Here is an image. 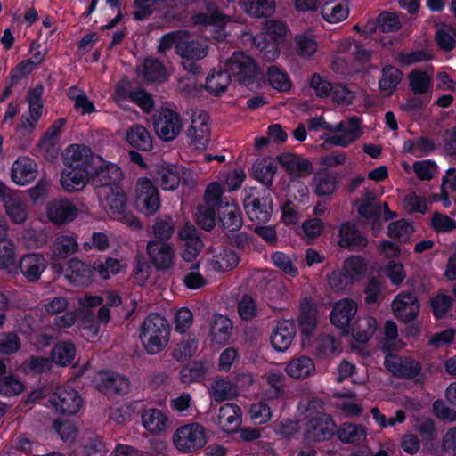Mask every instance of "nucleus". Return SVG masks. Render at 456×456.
<instances>
[{
    "label": "nucleus",
    "mask_w": 456,
    "mask_h": 456,
    "mask_svg": "<svg viewBox=\"0 0 456 456\" xmlns=\"http://www.w3.org/2000/svg\"><path fill=\"white\" fill-rule=\"evenodd\" d=\"M107 167L105 177H101L102 180L99 179V182L95 183L102 207L115 219L132 229H140L142 227L140 221L132 213L126 211L127 198L119 185L122 179L121 169L116 164Z\"/></svg>",
    "instance_id": "1"
},
{
    "label": "nucleus",
    "mask_w": 456,
    "mask_h": 456,
    "mask_svg": "<svg viewBox=\"0 0 456 456\" xmlns=\"http://www.w3.org/2000/svg\"><path fill=\"white\" fill-rule=\"evenodd\" d=\"M178 54L183 58L184 69L195 74L199 72V66L194 61L207 56L208 45L198 41H187L186 37L183 45H178Z\"/></svg>",
    "instance_id": "22"
},
{
    "label": "nucleus",
    "mask_w": 456,
    "mask_h": 456,
    "mask_svg": "<svg viewBox=\"0 0 456 456\" xmlns=\"http://www.w3.org/2000/svg\"><path fill=\"white\" fill-rule=\"evenodd\" d=\"M226 72L240 83L251 87L257 82V68L252 58L243 53H234L225 62Z\"/></svg>",
    "instance_id": "8"
},
{
    "label": "nucleus",
    "mask_w": 456,
    "mask_h": 456,
    "mask_svg": "<svg viewBox=\"0 0 456 456\" xmlns=\"http://www.w3.org/2000/svg\"><path fill=\"white\" fill-rule=\"evenodd\" d=\"M273 264L285 274L296 277L298 275V269L295 266L291 257L282 252H275L272 255Z\"/></svg>",
    "instance_id": "62"
},
{
    "label": "nucleus",
    "mask_w": 456,
    "mask_h": 456,
    "mask_svg": "<svg viewBox=\"0 0 456 456\" xmlns=\"http://www.w3.org/2000/svg\"><path fill=\"white\" fill-rule=\"evenodd\" d=\"M0 269L6 270L12 274L18 273L15 244L8 238L0 240Z\"/></svg>",
    "instance_id": "39"
},
{
    "label": "nucleus",
    "mask_w": 456,
    "mask_h": 456,
    "mask_svg": "<svg viewBox=\"0 0 456 456\" xmlns=\"http://www.w3.org/2000/svg\"><path fill=\"white\" fill-rule=\"evenodd\" d=\"M255 178L264 184H270L277 171V167L270 159H257L252 167Z\"/></svg>",
    "instance_id": "51"
},
{
    "label": "nucleus",
    "mask_w": 456,
    "mask_h": 456,
    "mask_svg": "<svg viewBox=\"0 0 456 456\" xmlns=\"http://www.w3.org/2000/svg\"><path fill=\"white\" fill-rule=\"evenodd\" d=\"M297 333L295 324L290 321L278 322L270 334V342L276 352H286Z\"/></svg>",
    "instance_id": "24"
},
{
    "label": "nucleus",
    "mask_w": 456,
    "mask_h": 456,
    "mask_svg": "<svg viewBox=\"0 0 456 456\" xmlns=\"http://www.w3.org/2000/svg\"><path fill=\"white\" fill-rule=\"evenodd\" d=\"M218 216L223 226L230 231H238L242 225L241 211L231 198L224 197L218 206Z\"/></svg>",
    "instance_id": "26"
},
{
    "label": "nucleus",
    "mask_w": 456,
    "mask_h": 456,
    "mask_svg": "<svg viewBox=\"0 0 456 456\" xmlns=\"http://www.w3.org/2000/svg\"><path fill=\"white\" fill-rule=\"evenodd\" d=\"M47 266L48 261L42 254L29 253L20 257L17 267L28 281L34 282L40 279Z\"/></svg>",
    "instance_id": "23"
},
{
    "label": "nucleus",
    "mask_w": 456,
    "mask_h": 456,
    "mask_svg": "<svg viewBox=\"0 0 456 456\" xmlns=\"http://www.w3.org/2000/svg\"><path fill=\"white\" fill-rule=\"evenodd\" d=\"M244 208L251 221L267 223L272 215V199L269 191L251 193L244 200Z\"/></svg>",
    "instance_id": "14"
},
{
    "label": "nucleus",
    "mask_w": 456,
    "mask_h": 456,
    "mask_svg": "<svg viewBox=\"0 0 456 456\" xmlns=\"http://www.w3.org/2000/svg\"><path fill=\"white\" fill-rule=\"evenodd\" d=\"M186 134L196 149H205L210 140V125L208 114L202 110L193 111L191 115V125Z\"/></svg>",
    "instance_id": "15"
},
{
    "label": "nucleus",
    "mask_w": 456,
    "mask_h": 456,
    "mask_svg": "<svg viewBox=\"0 0 456 456\" xmlns=\"http://www.w3.org/2000/svg\"><path fill=\"white\" fill-rule=\"evenodd\" d=\"M135 206L140 212L147 216L155 214L160 207L159 191L148 178H140L137 182Z\"/></svg>",
    "instance_id": "13"
},
{
    "label": "nucleus",
    "mask_w": 456,
    "mask_h": 456,
    "mask_svg": "<svg viewBox=\"0 0 456 456\" xmlns=\"http://www.w3.org/2000/svg\"><path fill=\"white\" fill-rule=\"evenodd\" d=\"M65 276L73 284L87 286L91 284L94 279V265L92 267L88 266L83 261L73 258L68 263Z\"/></svg>",
    "instance_id": "29"
},
{
    "label": "nucleus",
    "mask_w": 456,
    "mask_h": 456,
    "mask_svg": "<svg viewBox=\"0 0 456 456\" xmlns=\"http://www.w3.org/2000/svg\"><path fill=\"white\" fill-rule=\"evenodd\" d=\"M409 87L415 95H423L432 88V73L422 69H412L407 76Z\"/></svg>",
    "instance_id": "38"
},
{
    "label": "nucleus",
    "mask_w": 456,
    "mask_h": 456,
    "mask_svg": "<svg viewBox=\"0 0 456 456\" xmlns=\"http://www.w3.org/2000/svg\"><path fill=\"white\" fill-rule=\"evenodd\" d=\"M127 143L137 150L147 151L152 148V139L147 129L142 125H134L126 134Z\"/></svg>",
    "instance_id": "36"
},
{
    "label": "nucleus",
    "mask_w": 456,
    "mask_h": 456,
    "mask_svg": "<svg viewBox=\"0 0 456 456\" xmlns=\"http://www.w3.org/2000/svg\"><path fill=\"white\" fill-rule=\"evenodd\" d=\"M314 192L318 196H327L334 192L336 189V178L327 173L320 172L314 176Z\"/></svg>",
    "instance_id": "57"
},
{
    "label": "nucleus",
    "mask_w": 456,
    "mask_h": 456,
    "mask_svg": "<svg viewBox=\"0 0 456 456\" xmlns=\"http://www.w3.org/2000/svg\"><path fill=\"white\" fill-rule=\"evenodd\" d=\"M37 175V165L28 157H19L12 165L11 178L17 185H28L36 179Z\"/></svg>",
    "instance_id": "25"
},
{
    "label": "nucleus",
    "mask_w": 456,
    "mask_h": 456,
    "mask_svg": "<svg viewBox=\"0 0 456 456\" xmlns=\"http://www.w3.org/2000/svg\"><path fill=\"white\" fill-rule=\"evenodd\" d=\"M139 75L145 80L160 83L167 79V74L162 63L155 58H146L139 69Z\"/></svg>",
    "instance_id": "40"
},
{
    "label": "nucleus",
    "mask_w": 456,
    "mask_h": 456,
    "mask_svg": "<svg viewBox=\"0 0 456 456\" xmlns=\"http://www.w3.org/2000/svg\"><path fill=\"white\" fill-rule=\"evenodd\" d=\"M271 86L278 91L286 92L290 88V81L287 73L277 66H271L267 71Z\"/></svg>",
    "instance_id": "59"
},
{
    "label": "nucleus",
    "mask_w": 456,
    "mask_h": 456,
    "mask_svg": "<svg viewBox=\"0 0 456 456\" xmlns=\"http://www.w3.org/2000/svg\"><path fill=\"white\" fill-rule=\"evenodd\" d=\"M359 215L368 220H378L381 213V206L371 191H366L360 200L356 201Z\"/></svg>",
    "instance_id": "43"
},
{
    "label": "nucleus",
    "mask_w": 456,
    "mask_h": 456,
    "mask_svg": "<svg viewBox=\"0 0 456 456\" xmlns=\"http://www.w3.org/2000/svg\"><path fill=\"white\" fill-rule=\"evenodd\" d=\"M169 336L170 327L167 320L158 314H149L140 328V340L150 354L161 352L168 344Z\"/></svg>",
    "instance_id": "4"
},
{
    "label": "nucleus",
    "mask_w": 456,
    "mask_h": 456,
    "mask_svg": "<svg viewBox=\"0 0 456 456\" xmlns=\"http://www.w3.org/2000/svg\"><path fill=\"white\" fill-rule=\"evenodd\" d=\"M23 241L28 248H40L47 243L48 235L43 229L28 228L24 231Z\"/></svg>",
    "instance_id": "61"
},
{
    "label": "nucleus",
    "mask_w": 456,
    "mask_h": 456,
    "mask_svg": "<svg viewBox=\"0 0 456 456\" xmlns=\"http://www.w3.org/2000/svg\"><path fill=\"white\" fill-rule=\"evenodd\" d=\"M321 12L327 22L334 24L346 20L348 17L349 9L345 4L330 1L322 4Z\"/></svg>",
    "instance_id": "47"
},
{
    "label": "nucleus",
    "mask_w": 456,
    "mask_h": 456,
    "mask_svg": "<svg viewBox=\"0 0 456 456\" xmlns=\"http://www.w3.org/2000/svg\"><path fill=\"white\" fill-rule=\"evenodd\" d=\"M5 213L12 223L24 224L29 217V208L27 200L20 194L8 195L4 198Z\"/></svg>",
    "instance_id": "28"
},
{
    "label": "nucleus",
    "mask_w": 456,
    "mask_h": 456,
    "mask_svg": "<svg viewBox=\"0 0 456 456\" xmlns=\"http://www.w3.org/2000/svg\"><path fill=\"white\" fill-rule=\"evenodd\" d=\"M295 52L304 59L311 58L318 49L317 41L310 31L301 32L295 36Z\"/></svg>",
    "instance_id": "44"
},
{
    "label": "nucleus",
    "mask_w": 456,
    "mask_h": 456,
    "mask_svg": "<svg viewBox=\"0 0 456 456\" xmlns=\"http://www.w3.org/2000/svg\"><path fill=\"white\" fill-rule=\"evenodd\" d=\"M197 223L205 230L212 229L216 224L215 208L212 205L203 204L196 213Z\"/></svg>",
    "instance_id": "63"
},
{
    "label": "nucleus",
    "mask_w": 456,
    "mask_h": 456,
    "mask_svg": "<svg viewBox=\"0 0 456 456\" xmlns=\"http://www.w3.org/2000/svg\"><path fill=\"white\" fill-rule=\"evenodd\" d=\"M193 21L208 29L218 41L225 39L232 27L230 17L220 12L212 4L208 6L206 13L195 15Z\"/></svg>",
    "instance_id": "9"
},
{
    "label": "nucleus",
    "mask_w": 456,
    "mask_h": 456,
    "mask_svg": "<svg viewBox=\"0 0 456 456\" xmlns=\"http://www.w3.org/2000/svg\"><path fill=\"white\" fill-rule=\"evenodd\" d=\"M240 257L233 249L223 248L213 255L210 265L216 271H229L239 264Z\"/></svg>",
    "instance_id": "45"
},
{
    "label": "nucleus",
    "mask_w": 456,
    "mask_h": 456,
    "mask_svg": "<svg viewBox=\"0 0 456 456\" xmlns=\"http://www.w3.org/2000/svg\"><path fill=\"white\" fill-rule=\"evenodd\" d=\"M358 310L357 304L350 298L336 302L330 313V322L337 328L347 329Z\"/></svg>",
    "instance_id": "27"
},
{
    "label": "nucleus",
    "mask_w": 456,
    "mask_h": 456,
    "mask_svg": "<svg viewBox=\"0 0 456 456\" xmlns=\"http://www.w3.org/2000/svg\"><path fill=\"white\" fill-rule=\"evenodd\" d=\"M90 181L95 186V183L99 182V178L96 177V175L89 173L87 170L83 171L67 167L61 172L60 179L62 189L67 192L81 191Z\"/></svg>",
    "instance_id": "20"
},
{
    "label": "nucleus",
    "mask_w": 456,
    "mask_h": 456,
    "mask_svg": "<svg viewBox=\"0 0 456 456\" xmlns=\"http://www.w3.org/2000/svg\"><path fill=\"white\" fill-rule=\"evenodd\" d=\"M241 9L254 18L269 17L275 12L274 0H254L240 2Z\"/></svg>",
    "instance_id": "41"
},
{
    "label": "nucleus",
    "mask_w": 456,
    "mask_h": 456,
    "mask_svg": "<svg viewBox=\"0 0 456 456\" xmlns=\"http://www.w3.org/2000/svg\"><path fill=\"white\" fill-rule=\"evenodd\" d=\"M148 257L159 271L171 270L175 264V252L172 245L158 240H151L146 248Z\"/></svg>",
    "instance_id": "16"
},
{
    "label": "nucleus",
    "mask_w": 456,
    "mask_h": 456,
    "mask_svg": "<svg viewBox=\"0 0 456 456\" xmlns=\"http://www.w3.org/2000/svg\"><path fill=\"white\" fill-rule=\"evenodd\" d=\"M338 439L345 444L360 442L366 436V432L362 425L344 423L337 432Z\"/></svg>",
    "instance_id": "53"
},
{
    "label": "nucleus",
    "mask_w": 456,
    "mask_h": 456,
    "mask_svg": "<svg viewBox=\"0 0 456 456\" xmlns=\"http://www.w3.org/2000/svg\"><path fill=\"white\" fill-rule=\"evenodd\" d=\"M402 78L403 73L399 69L392 65H386L382 69V76L379 85L382 91L391 94L399 85Z\"/></svg>",
    "instance_id": "52"
},
{
    "label": "nucleus",
    "mask_w": 456,
    "mask_h": 456,
    "mask_svg": "<svg viewBox=\"0 0 456 456\" xmlns=\"http://www.w3.org/2000/svg\"><path fill=\"white\" fill-rule=\"evenodd\" d=\"M288 35V28L279 21H270L266 33H260L252 37L254 45L262 53L266 61H272L280 56L279 45Z\"/></svg>",
    "instance_id": "6"
},
{
    "label": "nucleus",
    "mask_w": 456,
    "mask_h": 456,
    "mask_svg": "<svg viewBox=\"0 0 456 456\" xmlns=\"http://www.w3.org/2000/svg\"><path fill=\"white\" fill-rule=\"evenodd\" d=\"M207 371V368L202 362H193L185 366L180 371V378L183 383H192L201 380Z\"/></svg>",
    "instance_id": "60"
},
{
    "label": "nucleus",
    "mask_w": 456,
    "mask_h": 456,
    "mask_svg": "<svg viewBox=\"0 0 456 456\" xmlns=\"http://www.w3.org/2000/svg\"><path fill=\"white\" fill-rule=\"evenodd\" d=\"M97 386L102 389L112 390L117 394L126 393L129 389V381L126 378L112 371L99 373Z\"/></svg>",
    "instance_id": "37"
},
{
    "label": "nucleus",
    "mask_w": 456,
    "mask_h": 456,
    "mask_svg": "<svg viewBox=\"0 0 456 456\" xmlns=\"http://www.w3.org/2000/svg\"><path fill=\"white\" fill-rule=\"evenodd\" d=\"M78 250L77 239L69 235H59L55 238L52 254L54 259H65Z\"/></svg>",
    "instance_id": "42"
},
{
    "label": "nucleus",
    "mask_w": 456,
    "mask_h": 456,
    "mask_svg": "<svg viewBox=\"0 0 456 456\" xmlns=\"http://www.w3.org/2000/svg\"><path fill=\"white\" fill-rule=\"evenodd\" d=\"M42 88L37 87L29 91L28 102L29 111L20 117L16 126V134L20 139L27 138L33 134L39 119L42 117L43 103L41 101Z\"/></svg>",
    "instance_id": "10"
},
{
    "label": "nucleus",
    "mask_w": 456,
    "mask_h": 456,
    "mask_svg": "<svg viewBox=\"0 0 456 456\" xmlns=\"http://www.w3.org/2000/svg\"><path fill=\"white\" fill-rule=\"evenodd\" d=\"M45 213L50 222L62 225L75 220L78 215V209L72 201L61 199L49 201L45 207Z\"/></svg>",
    "instance_id": "19"
},
{
    "label": "nucleus",
    "mask_w": 456,
    "mask_h": 456,
    "mask_svg": "<svg viewBox=\"0 0 456 456\" xmlns=\"http://www.w3.org/2000/svg\"><path fill=\"white\" fill-rule=\"evenodd\" d=\"M126 268V265L122 261L107 257L104 260H97L94 263V273H97L102 279L109 280Z\"/></svg>",
    "instance_id": "46"
},
{
    "label": "nucleus",
    "mask_w": 456,
    "mask_h": 456,
    "mask_svg": "<svg viewBox=\"0 0 456 456\" xmlns=\"http://www.w3.org/2000/svg\"><path fill=\"white\" fill-rule=\"evenodd\" d=\"M142 427L151 434H159L167 428L168 417L161 410L150 408L141 416Z\"/></svg>",
    "instance_id": "35"
},
{
    "label": "nucleus",
    "mask_w": 456,
    "mask_h": 456,
    "mask_svg": "<svg viewBox=\"0 0 456 456\" xmlns=\"http://www.w3.org/2000/svg\"><path fill=\"white\" fill-rule=\"evenodd\" d=\"M209 394L215 401L223 402L235 396L237 389L235 385L229 379H220L211 384Z\"/></svg>",
    "instance_id": "49"
},
{
    "label": "nucleus",
    "mask_w": 456,
    "mask_h": 456,
    "mask_svg": "<svg viewBox=\"0 0 456 456\" xmlns=\"http://www.w3.org/2000/svg\"><path fill=\"white\" fill-rule=\"evenodd\" d=\"M308 129H324L330 132L331 134H322L321 138L326 142L342 148L350 146L363 134L362 120L358 117H350L335 124L326 122L322 117H317L308 121Z\"/></svg>",
    "instance_id": "2"
},
{
    "label": "nucleus",
    "mask_w": 456,
    "mask_h": 456,
    "mask_svg": "<svg viewBox=\"0 0 456 456\" xmlns=\"http://www.w3.org/2000/svg\"><path fill=\"white\" fill-rule=\"evenodd\" d=\"M153 126L159 139L171 142L181 133L183 121L175 111L170 109H161L154 117Z\"/></svg>",
    "instance_id": "12"
},
{
    "label": "nucleus",
    "mask_w": 456,
    "mask_h": 456,
    "mask_svg": "<svg viewBox=\"0 0 456 456\" xmlns=\"http://www.w3.org/2000/svg\"><path fill=\"white\" fill-rule=\"evenodd\" d=\"M75 355L76 348L74 345L69 342H60L52 351L53 361L62 366L71 363Z\"/></svg>",
    "instance_id": "56"
},
{
    "label": "nucleus",
    "mask_w": 456,
    "mask_h": 456,
    "mask_svg": "<svg viewBox=\"0 0 456 456\" xmlns=\"http://www.w3.org/2000/svg\"><path fill=\"white\" fill-rule=\"evenodd\" d=\"M384 364L394 376L403 379H415L422 369L419 362L414 359L392 354L386 356Z\"/></svg>",
    "instance_id": "17"
},
{
    "label": "nucleus",
    "mask_w": 456,
    "mask_h": 456,
    "mask_svg": "<svg viewBox=\"0 0 456 456\" xmlns=\"http://www.w3.org/2000/svg\"><path fill=\"white\" fill-rule=\"evenodd\" d=\"M156 182L164 191H175L183 180L187 184L193 183L192 173L182 166L162 162L158 166Z\"/></svg>",
    "instance_id": "11"
},
{
    "label": "nucleus",
    "mask_w": 456,
    "mask_h": 456,
    "mask_svg": "<svg viewBox=\"0 0 456 456\" xmlns=\"http://www.w3.org/2000/svg\"><path fill=\"white\" fill-rule=\"evenodd\" d=\"M232 330V322L222 314H215L209 323V336L213 344L224 346L228 343Z\"/></svg>",
    "instance_id": "31"
},
{
    "label": "nucleus",
    "mask_w": 456,
    "mask_h": 456,
    "mask_svg": "<svg viewBox=\"0 0 456 456\" xmlns=\"http://www.w3.org/2000/svg\"><path fill=\"white\" fill-rule=\"evenodd\" d=\"M51 403L55 410L63 414L77 413L83 403L81 396L71 387H60L52 395Z\"/></svg>",
    "instance_id": "18"
},
{
    "label": "nucleus",
    "mask_w": 456,
    "mask_h": 456,
    "mask_svg": "<svg viewBox=\"0 0 456 456\" xmlns=\"http://www.w3.org/2000/svg\"><path fill=\"white\" fill-rule=\"evenodd\" d=\"M136 10L134 12V18L142 20L159 10L166 0H134Z\"/></svg>",
    "instance_id": "58"
},
{
    "label": "nucleus",
    "mask_w": 456,
    "mask_h": 456,
    "mask_svg": "<svg viewBox=\"0 0 456 456\" xmlns=\"http://www.w3.org/2000/svg\"><path fill=\"white\" fill-rule=\"evenodd\" d=\"M338 245L349 249L360 248L367 245V240L350 222L344 223L338 229Z\"/></svg>",
    "instance_id": "33"
},
{
    "label": "nucleus",
    "mask_w": 456,
    "mask_h": 456,
    "mask_svg": "<svg viewBox=\"0 0 456 456\" xmlns=\"http://www.w3.org/2000/svg\"><path fill=\"white\" fill-rule=\"evenodd\" d=\"M413 232V227L411 223L402 219L391 223L388 226L387 234L390 238L397 239L401 241L408 240L411 233Z\"/></svg>",
    "instance_id": "64"
},
{
    "label": "nucleus",
    "mask_w": 456,
    "mask_h": 456,
    "mask_svg": "<svg viewBox=\"0 0 456 456\" xmlns=\"http://www.w3.org/2000/svg\"><path fill=\"white\" fill-rule=\"evenodd\" d=\"M231 83V77L226 70H212L206 78V89L213 94L224 93Z\"/></svg>",
    "instance_id": "50"
},
{
    "label": "nucleus",
    "mask_w": 456,
    "mask_h": 456,
    "mask_svg": "<svg viewBox=\"0 0 456 456\" xmlns=\"http://www.w3.org/2000/svg\"><path fill=\"white\" fill-rule=\"evenodd\" d=\"M377 329V321L371 316L358 318L353 328V337L360 343H366L370 339Z\"/></svg>",
    "instance_id": "48"
},
{
    "label": "nucleus",
    "mask_w": 456,
    "mask_h": 456,
    "mask_svg": "<svg viewBox=\"0 0 456 456\" xmlns=\"http://www.w3.org/2000/svg\"><path fill=\"white\" fill-rule=\"evenodd\" d=\"M172 442L179 452L191 453L206 445V428L197 422L184 424L175 429Z\"/></svg>",
    "instance_id": "7"
},
{
    "label": "nucleus",
    "mask_w": 456,
    "mask_h": 456,
    "mask_svg": "<svg viewBox=\"0 0 456 456\" xmlns=\"http://www.w3.org/2000/svg\"><path fill=\"white\" fill-rule=\"evenodd\" d=\"M218 426L224 432L236 431L241 424V411L235 403H225L218 412Z\"/></svg>",
    "instance_id": "32"
},
{
    "label": "nucleus",
    "mask_w": 456,
    "mask_h": 456,
    "mask_svg": "<svg viewBox=\"0 0 456 456\" xmlns=\"http://www.w3.org/2000/svg\"><path fill=\"white\" fill-rule=\"evenodd\" d=\"M395 316L404 322L413 321L419 313V304L412 293H400L392 302Z\"/></svg>",
    "instance_id": "21"
},
{
    "label": "nucleus",
    "mask_w": 456,
    "mask_h": 456,
    "mask_svg": "<svg viewBox=\"0 0 456 456\" xmlns=\"http://www.w3.org/2000/svg\"><path fill=\"white\" fill-rule=\"evenodd\" d=\"M305 409L303 420H305L304 437L308 442H318L329 439L334 433L336 424L328 414L322 412L323 403L320 399H313L303 405Z\"/></svg>",
    "instance_id": "3"
},
{
    "label": "nucleus",
    "mask_w": 456,
    "mask_h": 456,
    "mask_svg": "<svg viewBox=\"0 0 456 456\" xmlns=\"http://www.w3.org/2000/svg\"><path fill=\"white\" fill-rule=\"evenodd\" d=\"M63 163L69 168L87 170L101 180L105 177L107 166L115 165L94 155L89 147L82 144L69 145L63 153Z\"/></svg>",
    "instance_id": "5"
},
{
    "label": "nucleus",
    "mask_w": 456,
    "mask_h": 456,
    "mask_svg": "<svg viewBox=\"0 0 456 456\" xmlns=\"http://www.w3.org/2000/svg\"><path fill=\"white\" fill-rule=\"evenodd\" d=\"M281 165L293 177H305L313 172L312 163L297 155L283 153L278 158Z\"/></svg>",
    "instance_id": "30"
},
{
    "label": "nucleus",
    "mask_w": 456,
    "mask_h": 456,
    "mask_svg": "<svg viewBox=\"0 0 456 456\" xmlns=\"http://www.w3.org/2000/svg\"><path fill=\"white\" fill-rule=\"evenodd\" d=\"M68 97L73 101L74 107L80 111L82 115L91 114L95 111L94 103L88 99L85 91L72 86L68 90Z\"/></svg>",
    "instance_id": "54"
},
{
    "label": "nucleus",
    "mask_w": 456,
    "mask_h": 456,
    "mask_svg": "<svg viewBox=\"0 0 456 456\" xmlns=\"http://www.w3.org/2000/svg\"><path fill=\"white\" fill-rule=\"evenodd\" d=\"M286 374L294 379H304L315 371L314 361L305 355H300L291 359L285 366Z\"/></svg>",
    "instance_id": "34"
},
{
    "label": "nucleus",
    "mask_w": 456,
    "mask_h": 456,
    "mask_svg": "<svg viewBox=\"0 0 456 456\" xmlns=\"http://www.w3.org/2000/svg\"><path fill=\"white\" fill-rule=\"evenodd\" d=\"M299 323L302 333L306 336H309L316 326L317 311L315 306L310 301H306L302 305Z\"/></svg>",
    "instance_id": "55"
}]
</instances>
